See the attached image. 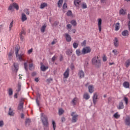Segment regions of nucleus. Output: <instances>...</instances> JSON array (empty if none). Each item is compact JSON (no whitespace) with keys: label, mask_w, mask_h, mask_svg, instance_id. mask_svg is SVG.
<instances>
[{"label":"nucleus","mask_w":130,"mask_h":130,"mask_svg":"<svg viewBox=\"0 0 130 130\" xmlns=\"http://www.w3.org/2000/svg\"><path fill=\"white\" fill-rule=\"evenodd\" d=\"M28 62L29 63L28 66L29 71H33V70L35 69V67L34 66V64H33V60H32V59L27 60L26 62L24 63L23 65L25 71L26 72L28 71Z\"/></svg>","instance_id":"f257e3e1"},{"label":"nucleus","mask_w":130,"mask_h":130,"mask_svg":"<svg viewBox=\"0 0 130 130\" xmlns=\"http://www.w3.org/2000/svg\"><path fill=\"white\" fill-rule=\"evenodd\" d=\"M100 58V56L98 55L94 56L92 59V64L95 67V68H98V69H99L100 67H101V60L99 59Z\"/></svg>","instance_id":"f03ea898"},{"label":"nucleus","mask_w":130,"mask_h":130,"mask_svg":"<svg viewBox=\"0 0 130 130\" xmlns=\"http://www.w3.org/2000/svg\"><path fill=\"white\" fill-rule=\"evenodd\" d=\"M15 54L16 56L20 61H25V54L24 53L19 54V50H20V47L16 46L15 47Z\"/></svg>","instance_id":"7ed1b4c3"},{"label":"nucleus","mask_w":130,"mask_h":130,"mask_svg":"<svg viewBox=\"0 0 130 130\" xmlns=\"http://www.w3.org/2000/svg\"><path fill=\"white\" fill-rule=\"evenodd\" d=\"M41 120L43 122V124L46 127L48 126V120L47 119V117L44 116L41 117Z\"/></svg>","instance_id":"20e7f679"},{"label":"nucleus","mask_w":130,"mask_h":130,"mask_svg":"<svg viewBox=\"0 0 130 130\" xmlns=\"http://www.w3.org/2000/svg\"><path fill=\"white\" fill-rule=\"evenodd\" d=\"M13 8H14V9H16V11H18L19 10V5L16 3H13L9 6L8 10L9 11H12Z\"/></svg>","instance_id":"39448f33"},{"label":"nucleus","mask_w":130,"mask_h":130,"mask_svg":"<svg viewBox=\"0 0 130 130\" xmlns=\"http://www.w3.org/2000/svg\"><path fill=\"white\" fill-rule=\"evenodd\" d=\"M92 49L90 47H86L82 49V53L83 54H87V53H90Z\"/></svg>","instance_id":"423d86ee"},{"label":"nucleus","mask_w":130,"mask_h":130,"mask_svg":"<svg viewBox=\"0 0 130 130\" xmlns=\"http://www.w3.org/2000/svg\"><path fill=\"white\" fill-rule=\"evenodd\" d=\"M71 116H72V122H77L78 117H79V115L76 114V112H73L71 113Z\"/></svg>","instance_id":"0eeeda50"},{"label":"nucleus","mask_w":130,"mask_h":130,"mask_svg":"<svg viewBox=\"0 0 130 130\" xmlns=\"http://www.w3.org/2000/svg\"><path fill=\"white\" fill-rule=\"evenodd\" d=\"M63 76V79H68V78L70 77V69L67 68V69L64 72Z\"/></svg>","instance_id":"6e6552de"},{"label":"nucleus","mask_w":130,"mask_h":130,"mask_svg":"<svg viewBox=\"0 0 130 130\" xmlns=\"http://www.w3.org/2000/svg\"><path fill=\"white\" fill-rule=\"evenodd\" d=\"M102 19L101 18H99L98 19V26L99 30V32H101V30L102 29Z\"/></svg>","instance_id":"1a4fd4ad"},{"label":"nucleus","mask_w":130,"mask_h":130,"mask_svg":"<svg viewBox=\"0 0 130 130\" xmlns=\"http://www.w3.org/2000/svg\"><path fill=\"white\" fill-rule=\"evenodd\" d=\"M24 106V99L21 98V101L18 106V110H23V107Z\"/></svg>","instance_id":"9d476101"},{"label":"nucleus","mask_w":130,"mask_h":130,"mask_svg":"<svg viewBox=\"0 0 130 130\" xmlns=\"http://www.w3.org/2000/svg\"><path fill=\"white\" fill-rule=\"evenodd\" d=\"M124 123L125 125L130 126V116H126L125 118L124 119Z\"/></svg>","instance_id":"9b49d317"},{"label":"nucleus","mask_w":130,"mask_h":130,"mask_svg":"<svg viewBox=\"0 0 130 130\" xmlns=\"http://www.w3.org/2000/svg\"><path fill=\"white\" fill-rule=\"evenodd\" d=\"M97 99H98V94L95 92L93 94V96L92 98L93 104L94 105H96V104L97 103Z\"/></svg>","instance_id":"f8f14e48"},{"label":"nucleus","mask_w":130,"mask_h":130,"mask_svg":"<svg viewBox=\"0 0 130 130\" xmlns=\"http://www.w3.org/2000/svg\"><path fill=\"white\" fill-rule=\"evenodd\" d=\"M64 37L67 42H71L72 41V37H71V36L69 35V34H67V33L65 34Z\"/></svg>","instance_id":"ddd939ff"},{"label":"nucleus","mask_w":130,"mask_h":130,"mask_svg":"<svg viewBox=\"0 0 130 130\" xmlns=\"http://www.w3.org/2000/svg\"><path fill=\"white\" fill-rule=\"evenodd\" d=\"M15 110H13L12 108H10L8 111V115L10 116H15Z\"/></svg>","instance_id":"4468645a"},{"label":"nucleus","mask_w":130,"mask_h":130,"mask_svg":"<svg viewBox=\"0 0 130 130\" xmlns=\"http://www.w3.org/2000/svg\"><path fill=\"white\" fill-rule=\"evenodd\" d=\"M78 101L79 99L77 98H75L74 99H73L71 103V104H72L73 106H75V105H77V104L78 103Z\"/></svg>","instance_id":"2eb2a0df"},{"label":"nucleus","mask_w":130,"mask_h":130,"mask_svg":"<svg viewBox=\"0 0 130 130\" xmlns=\"http://www.w3.org/2000/svg\"><path fill=\"white\" fill-rule=\"evenodd\" d=\"M78 76L80 79L84 78V77H85V73H84V71L82 70L79 71Z\"/></svg>","instance_id":"dca6fc26"},{"label":"nucleus","mask_w":130,"mask_h":130,"mask_svg":"<svg viewBox=\"0 0 130 130\" xmlns=\"http://www.w3.org/2000/svg\"><path fill=\"white\" fill-rule=\"evenodd\" d=\"M123 87H124V88H125L126 89L129 88V82L127 81L124 82L123 83Z\"/></svg>","instance_id":"f3484780"},{"label":"nucleus","mask_w":130,"mask_h":130,"mask_svg":"<svg viewBox=\"0 0 130 130\" xmlns=\"http://www.w3.org/2000/svg\"><path fill=\"white\" fill-rule=\"evenodd\" d=\"M74 4L76 7L79 8L80 4H81V0H74Z\"/></svg>","instance_id":"a211bd4d"},{"label":"nucleus","mask_w":130,"mask_h":130,"mask_svg":"<svg viewBox=\"0 0 130 130\" xmlns=\"http://www.w3.org/2000/svg\"><path fill=\"white\" fill-rule=\"evenodd\" d=\"M118 109H123L124 108V105H123V103L121 102L119 103L118 106H117Z\"/></svg>","instance_id":"6ab92c4d"},{"label":"nucleus","mask_w":130,"mask_h":130,"mask_svg":"<svg viewBox=\"0 0 130 130\" xmlns=\"http://www.w3.org/2000/svg\"><path fill=\"white\" fill-rule=\"evenodd\" d=\"M27 20V16H26V14L25 13H22L21 14V21L22 22H25Z\"/></svg>","instance_id":"aec40b11"},{"label":"nucleus","mask_w":130,"mask_h":130,"mask_svg":"<svg viewBox=\"0 0 130 130\" xmlns=\"http://www.w3.org/2000/svg\"><path fill=\"white\" fill-rule=\"evenodd\" d=\"M88 91L89 93H93L94 92V86L92 85H90L88 86Z\"/></svg>","instance_id":"412c9836"},{"label":"nucleus","mask_w":130,"mask_h":130,"mask_svg":"<svg viewBox=\"0 0 130 130\" xmlns=\"http://www.w3.org/2000/svg\"><path fill=\"white\" fill-rule=\"evenodd\" d=\"M121 34H122V36H124V37L128 36V35H129L128 30H125L122 32Z\"/></svg>","instance_id":"4be33fe9"},{"label":"nucleus","mask_w":130,"mask_h":130,"mask_svg":"<svg viewBox=\"0 0 130 130\" xmlns=\"http://www.w3.org/2000/svg\"><path fill=\"white\" fill-rule=\"evenodd\" d=\"M114 44L116 47H117V46H118V39H117V38H115V39L114 40Z\"/></svg>","instance_id":"5701e85b"},{"label":"nucleus","mask_w":130,"mask_h":130,"mask_svg":"<svg viewBox=\"0 0 130 130\" xmlns=\"http://www.w3.org/2000/svg\"><path fill=\"white\" fill-rule=\"evenodd\" d=\"M83 98L84 99H85V100H88L90 99V95H89L88 93H85L83 95Z\"/></svg>","instance_id":"b1692460"},{"label":"nucleus","mask_w":130,"mask_h":130,"mask_svg":"<svg viewBox=\"0 0 130 130\" xmlns=\"http://www.w3.org/2000/svg\"><path fill=\"white\" fill-rule=\"evenodd\" d=\"M76 53L78 56H80V55H82V54H83V51L81 52L80 49H77L76 51Z\"/></svg>","instance_id":"393cba45"},{"label":"nucleus","mask_w":130,"mask_h":130,"mask_svg":"<svg viewBox=\"0 0 130 130\" xmlns=\"http://www.w3.org/2000/svg\"><path fill=\"white\" fill-rule=\"evenodd\" d=\"M47 69H48V67H45L44 65H42L41 66V70L43 72H45V71Z\"/></svg>","instance_id":"a878e982"},{"label":"nucleus","mask_w":130,"mask_h":130,"mask_svg":"<svg viewBox=\"0 0 130 130\" xmlns=\"http://www.w3.org/2000/svg\"><path fill=\"white\" fill-rule=\"evenodd\" d=\"M46 29V25L44 24L41 28V32H42V33H44L45 32Z\"/></svg>","instance_id":"bb28decb"},{"label":"nucleus","mask_w":130,"mask_h":130,"mask_svg":"<svg viewBox=\"0 0 130 130\" xmlns=\"http://www.w3.org/2000/svg\"><path fill=\"white\" fill-rule=\"evenodd\" d=\"M72 53H73V50L72 49H68L66 51V54H67V55H69L70 56L72 55Z\"/></svg>","instance_id":"cd10ccee"},{"label":"nucleus","mask_w":130,"mask_h":130,"mask_svg":"<svg viewBox=\"0 0 130 130\" xmlns=\"http://www.w3.org/2000/svg\"><path fill=\"white\" fill-rule=\"evenodd\" d=\"M48 5L47 3H43L41 4L40 9H44V8L47 7Z\"/></svg>","instance_id":"c85d7f7f"},{"label":"nucleus","mask_w":130,"mask_h":130,"mask_svg":"<svg viewBox=\"0 0 130 130\" xmlns=\"http://www.w3.org/2000/svg\"><path fill=\"white\" fill-rule=\"evenodd\" d=\"M13 92L14 91H13V89H12L11 88H9L8 90V93L9 96H12V95H13Z\"/></svg>","instance_id":"c756f323"},{"label":"nucleus","mask_w":130,"mask_h":130,"mask_svg":"<svg viewBox=\"0 0 130 130\" xmlns=\"http://www.w3.org/2000/svg\"><path fill=\"white\" fill-rule=\"evenodd\" d=\"M62 3H63V0H59L58 2V8H61L62 6Z\"/></svg>","instance_id":"7c9ffc66"},{"label":"nucleus","mask_w":130,"mask_h":130,"mask_svg":"<svg viewBox=\"0 0 130 130\" xmlns=\"http://www.w3.org/2000/svg\"><path fill=\"white\" fill-rule=\"evenodd\" d=\"M14 67L15 68V69L16 71V72H17L19 70V64H18L17 63H14Z\"/></svg>","instance_id":"2f4dec72"},{"label":"nucleus","mask_w":130,"mask_h":130,"mask_svg":"<svg viewBox=\"0 0 130 130\" xmlns=\"http://www.w3.org/2000/svg\"><path fill=\"white\" fill-rule=\"evenodd\" d=\"M64 113V110L62 108H60L58 110V114L59 115H62Z\"/></svg>","instance_id":"473e14b6"},{"label":"nucleus","mask_w":130,"mask_h":130,"mask_svg":"<svg viewBox=\"0 0 130 130\" xmlns=\"http://www.w3.org/2000/svg\"><path fill=\"white\" fill-rule=\"evenodd\" d=\"M126 13V11L125 10H123V9H121L119 11L120 15H124Z\"/></svg>","instance_id":"72a5a7b5"},{"label":"nucleus","mask_w":130,"mask_h":130,"mask_svg":"<svg viewBox=\"0 0 130 130\" xmlns=\"http://www.w3.org/2000/svg\"><path fill=\"white\" fill-rule=\"evenodd\" d=\"M129 66H130V59H128L125 62V67L126 68H128Z\"/></svg>","instance_id":"f704fd0d"},{"label":"nucleus","mask_w":130,"mask_h":130,"mask_svg":"<svg viewBox=\"0 0 130 130\" xmlns=\"http://www.w3.org/2000/svg\"><path fill=\"white\" fill-rule=\"evenodd\" d=\"M115 31H118L119 30V23H116L115 24Z\"/></svg>","instance_id":"c9c22d12"},{"label":"nucleus","mask_w":130,"mask_h":130,"mask_svg":"<svg viewBox=\"0 0 130 130\" xmlns=\"http://www.w3.org/2000/svg\"><path fill=\"white\" fill-rule=\"evenodd\" d=\"M113 116L115 118L117 119V118H119V117H120V115L118 114V113L117 112L114 114Z\"/></svg>","instance_id":"e433bc0d"},{"label":"nucleus","mask_w":130,"mask_h":130,"mask_svg":"<svg viewBox=\"0 0 130 130\" xmlns=\"http://www.w3.org/2000/svg\"><path fill=\"white\" fill-rule=\"evenodd\" d=\"M17 87H18V88L16 90V91L17 92H20V91H21V83H19Z\"/></svg>","instance_id":"4c0bfd02"},{"label":"nucleus","mask_w":130,"mask_h":130,"mask_svg":"<svg viewBox=\"0 0 130 130\" xmlns=\"http://www.w3.org/2000/svg\"><path fill=\"white\" fill-rule=\"evenodd\" d=\"M123 100L126 104V105H127L128 103V99L125 96L124 97Z\"/></svg>","instance_id":"58836bf2"},{"label":"nucleus","mask_w":130,"mask_h":130,"mask_svg":"<svg viewBox=\"0 0 130 130\" xmlns=\"http://www.w3.org/2000/svg\"><path fill=\"white\" fill-rule=\"evenodd\" d=\"M71 23L73 26H77V22H76V20H72Z\"/></svg>","instance_id":"ea45409f"},{"label":"nucleus","mask_w":130,"mask_h":130,"mask_svg":"<svg viewBox=\"0 0 130 130\" xmlns=\"http://www.w3.org/2000/svg\"><path fill=\"white\" fill-rule=\"evenodd\" d=\"M31 122V120L30 119H26L25 121V124L27 125V124H29Z\"/></svg>","instance_id":"a19ab883"},{"label":"nucleus","mask_w":130,"mask_h":130,"mask_svg":"<svg viewBox=\"0 0 130 130\" xmlns=\"http://www.w3.org/2000/svg\"><path fill=\"white\" fill-rule=\"evenodd\" d=\"M78 46H79V44L77 43H73V47L74 48H78Z\"/></svg>","instance_id":"79ce46f5"},{"label":"nucleus","mask_w":130,"mask_h":130,"mask_svg":"<svg viewBox=\"0 0 130 130\" xmlns=\"http://www.w3.org/2000/svg\"><path fill=\"white\" fill-rule=\"evenodd\" d=\"M13 26H14V21H12L10 24V25H9L10 30H11L12 29V28L13 27Z\"/></svg>","instance_id":"37998d69"},{"label":"nucleus","mask_w":130,"mask_h":130,"mask_svg":"<svg viewBox=\"0 0 130 130\" xmlns=\"http://www.w3.org/2000/svg\"><path fill=\"white\" fill-rule=\"evenodd\" d=\"M52 125L53 127V130H55V127H56V124L54 121H52Z\"/></svg>","instance_id":"c03bdc74"},{"label":"nucleus","mask_w":130,"mask_h":130,"mask_svg":"<svg viewBox=\"0 0 130 130\" xmlns=\"http://www.w3.org/2000/svg\"><path fill=\"white\" fill-rule=\"evenodd\" d=\"M67 16L68 17H70V16H72L73 15V13L71 11H68V12L67 13Z\"/></svg>","instance_id":"a18cd8bd"},{"label":"nucleus","mask_w":130,"mask_h":130,"mask_svg":"<svg viewBox=\"0 0 130 130\" xmlns=\"http://www.w3.org/2000/svg\"><path fill=\"white\" fill-rule=\"evenodd\" d=\"M82 9H87V4L86 3H83L82 5Z\"/></svg>","instance_id":"49530a36"},{"label":"nucleus","mask_w":130,"mask_h":130,"mask_svg":"<svg viewBox=\"0 0 130 130\" xmlns=\"http://www.w3.org/2000/svg\"><path fill=\"white\" fill-rule=\"evenodd\" d=\"M25 34H26V32L25 31V30H24L23 29H22L21 32H20V35H25Z\"/></svg>","instance_id":"de8ad7c7"},{"label":"nucleus","mask_w":130,"mask_h":130,"mask_svg":"<svg viewBox=\"0 0 130 130\" xmlns=\"http://www.w3.org/2000/svg\"><path fill=\"white\" fill-rule=\"evenodd\" d=\"M52 81H53L52 78H50L47 80L46 82L47 83H48V84H49V83H51V82H52Z\"/></svg>","instance_id":"09e8293b"},{"label":"nucleus","mask_w":130,"mask_h":130,"mask_svg":"<svg viewBox=\"0 0 130 130\" xmlns=\"http://www.w3.org/2000/svg\"><path fill=\"white\" fill-rule=\"evenodd\" d=\"M112 52L113 54H115V55H117V49H114L112 51Z\"/></svg>","instance_id":"8fccbe9b"},{"label":"nucleus","mask_w":130,"mask_h":130,"mask_svg":"<svg viewBox=\"0 0 130 130\" xmlns=\"http://www.w3.org/2000/svg\"><path fill=\"white\" fill-rule=\"evenodd\" d=\"M32 52H33V49H30L28 50L27 53H28V54H31V53H32Z\"/></svg>","instance_id":"3c124183"},{"label":"nucleus","mask_w":130,"mask_h":130,"mask_svg":"<svg viewBox=\"0 0 130 130\" xmlns=\"http://www.w3.org/2000/svg\"><path fill=\"white\" fill-rule=\"evenodd\" d=\"M56 58H57V56H54L52 58V61H54V60H55V59H56Z\"/></svg>","instance_id":"603ef678"},{"label":"nucleus","mask_w":130,"mask_h":130,"mask_svg":"<svg viewBox=\"0 0 130 130\" xmlns=\"http://www.w3.org/2000/svg\"><path fill=\"white\" fill-rule=\"evenodd\" d=\"M4 126V121H0V127Z\"/></svg>","instance_id":"864d4df0"},{"label":"nucleus","mask_w":130,"mask_h":130,"mask_svg":"<svg viewBox=\"0 0 130 130\" xmlns=\"http://www.w3.org/2000/svg\"><path fill=\"white\" fill-rule=\"evenodd\" d=\"M68 8V5L66 3H64L63 5V9H67Z\"/></svg>","instance_id":"5fc2aeb1"},{"label":"nucleus","mask_w":130,"mask_h":130,"mask_svg":"<svg viewBox=\"0 0 130 130\" xmlns=\"http://www.w3.org/2000/svg\"><path fill=\"white\" fill-rule=\"evenodd\" d=\"M103 61H106V60H107V58L106 57V56H104L103 57Z\"/></svg>","instance_id":"6e6d98bb"},{"label":"nucleus","mask_w":130,"mask_h":130,"mask_svg":"<svg viewBox=\"0 0 130 130\" xmlns=\"http://www.w3.org/2000/svg\"><path fill=\"white\" fill-rule=\"evenodd\" d=\"M20 40L21 41H24V37L21 35H20Z\"/></svg>","instance_id":"4d7b16f0"},{"label":"nucleus","mask_w":130,"mask_h":130,"mask_svg":"<svg viewBox=\"0 0 130 130\" xmlns=\"http://www.w3.org/2000/svg\"><path fill=\"white\" fill-rule=\"evenodd\" d=\"M82 46H85L86 45V41H84L83 43L81 44Z\"/></svg>","instance_id":"13d9d810"},{"label":"nucleus","mask_w":130,"mask_h":130,"mask_svg":"<svg viewBox=\"0 0 130 130\" xmlns=\"http://www.w3.org/2000/svg\"><path fill=\"white\" fill-rule=\"evenodd\" d=\"M67 28H68V29H71V28H72V25H71V24H68V25H67Z\"/></svg>","instance_id":"bf43d9fd"},{"label":"nucleus","mask_w":130,"mask_h":130,"mask_svg":"<svg viewBox=\"0 0 130 130\" xmlns=\"http://www.w3.org/2000/svg\"><path fill=\"white\" fill-rule=\"evenodd\" d=\"M61 120L62 122H63L66 121V118L63 117L61 118Z\"/></svg>","instance_id":"052dcab7"},{"label":"nucleus","mask_w":130,"mask_h":130,"mask_svg":"<svg viewBox=\"0 0 130 130\" xmlns=\"http://www.w3.org/2000/svg\"><path fill=\"white\" fill-rule=\"evenodd\" d=\"M106 1V0H101V3L102 4H105Z\"/></svg>","instance_id":"680f3d73"},{"label":"nucleus","mask_w":130,"mask_h":130,"mask_svg":"<svg viewBox=\"0 0 130 130\" xmlns=\"http://www.w3.org/2000/svg\"><path fill=\"white\" fill-rule=\"evenodd\" d=\"M54 25L55 26H56V25H58V21H55V22H54Z\"/></svg>","instance_id":"e2e57ef3"},{"label":"nucleus","mask_w":130,"mask_h":130,"mask_svg":"<svg viewBox=\"0 0 130 130\" xmlns=\"http://www.w3.org/2000/svg\"><path fill=\"white\" fill-rule=\"evenodd\" d=\"M35 81L37 82V83H38V82H39V79H38V78H37L35 79Z\"/></svg>","instance_id":"0e129e2a"},{"label":"nucleus","mask_w":130,"mask_h":130,"mask_svg":"<svg viewBox=\"0 0 130 130\" xmlns=\"http://www.w3.org/2000/svg\"><path fill=\"white\" fill-rule=\"evenodd\" d=\"M17 95H18V93H16L15 94H14V98H18V96H17Z\"/></svg>","instance_id":"69168bd1"},{"label":"nucleus","mask_w":130,"mask_h":130,"mask_svg":"<svg viewBox=\"0 0 130 130\" xmlns=\"http://www.w3.org/2000/svg\"><path fill=\"white\" fill-rule=\"evenodd\" d=\"M24 116H25V115H24V114L22 113L21 115V118H24Z\"/></svg>","instance_id":"338daca9"},{"label":"nucleus","mask_w":130,"mask_h":130,"mask_svg":"<svg viewBox=\"0 0 130 130\" xmlns=\"http://www.w3.org/2000/svg\"><path fill=\"white\" fill-rule=\"evenodd\" d=\"M128 28H130V21H129V22H128Z\"/></svg>","instance_id":"774afa93"}]
</instances>
